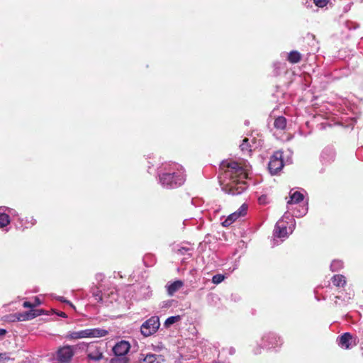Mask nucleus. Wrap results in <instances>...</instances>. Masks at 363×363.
<instances>
[{"instance_id":"nucleus-1","label":"nucleus","mask_w":363,"mask_h":363,"mask_svg":"<svg viewBox=\"0 0 363 363\" xmlns=\"http://www.w3.org/2000/svg\"><path fill=\"white\" fill-rule=\"evenodd\" d=\"M220 168L223 172L220 182L225 193L233 196L240 195L247 189L245 182L248 176L247 166L242 167L234 161H223Z\"/></svg>"},{"instance_id":"nucleus-2","label":"nucleus","mask_w":363,"mask_h":363,"mask_svg":"<svg viewBox=\"0 0 363 363\" xmlns=\"http://www.w3.org/2000/svg\"><path fill=\"white\" fill-rule=\"evenodd\" d=\"M159 183L166 189H174L182 186L186 175L183 167L177 163L165 164L158 173Z\"/></svg>"},{"instance_id":"nucleus-3","label":"nucleus","mask_w":363,"mask_h":363,"mask_svg":"<svg viewBox=\"0 0 363 363\" xmlns=\"http://www.w3.org/2000/svg\"><path fill=\"white\" fill-rule=\"evenodd\" d=\"M288 218H289V216H286L285 214L276 223L274 230V233H273V235L275 238H288L289 235L293 232V230L295 228V223H294L292 224V226L289 227L290 232L288 233L286 221H285V219H288Z\"/></svg>"},{"instance_id":"nucleus-4","label":"nucleus","mask_w":363,"mask_h":363,"mask_svg":"<svg viewBox=\"0 0 363 363\" xmlns=\"http://www.w3.org/2000/svg\"><path fill=\"white\" fill-rule=\"evenodd\" d=\"M282 339L274 333H267L263 335L261 340L260 348H277L282 345Z\"/></svg>"},{"instance_id":"nucleus-5","label":"nucleus","mask_w":363,"mask_h":363,"mask_svg":"<svg viewBox=\"0 0 363 363\" xmlns=\"http://www.w3.org/2000/svg\"><path fill=\"white\" fill-rule=\"evenodd\" d=\"M284 165L283 152L278 150L270 157L268 169L272 174H277L282 169Z\"/></svg>"},{"instance_id":"nucleus-6","label":"nucleus","mask_w":363,"mask_h":363,"mask_svg":"<svg viewBox=\"0 0 363 363\" xmlns=\"http://www.w3.org/2000/svg\"><path fill=\"white\" fill-rule=\"evenodd\" d=\"M160 325L159 317L152 316L142 324L140 327L141 333L145 337H148L156 333Z\"/></svg>"},{"instance_id":"nucleus-7","label":"nucleus","mask_w":363,"mask_h":363,"mask_svg":"<svg viewBox=\"0 0 363 363\" xmlns=\"http://www.w3.org/2000/svg\"><path fill=\"white\" fill-rule=\"evenodd\" d=\"M87 359L90 361L99 362L104 358V349L96 342H91L86 350Z\"/></svg>"},{"instance_id":"nucleus-8","label":"nucleus","mask_w":363,"mask_h":363,"mask_svg":"<svg viewBox=\"0 0 363 363\" xmlns=\"http://www.w3.org/2000/svg\"><path fill=\"white\" fill-rule=\"evenodd\" d=\"M339 347L345 350H350L357 344V337L350 333H345L337 338Z\"/></svg>"},{"instance_id":"nucleus-9","label":"nucleus","mask_w":363,"mask_h":363,"mask_svg":"<svg viewBox=\"0 0 363 363\" xmlns=\"http://www.w3.org/2000/svg\"><path fill=\"white\" fill-rule=\"evenodd\" d=\"M74 346L65 345L57 351L56 359L60 363H67L71 361L74 354Z\"/></svg>"},{"instance_id":"nucleus-10","label":"nucleus","mask_w":363,"mask_h":363,"mask_svg":"<svg viewBox=\"0 0 363 363\" xmlns=\"http://www.w3.org/2000/svg\"><path fill=\"white\" fill-rule=\"evenodd\" d=\"M164 359L161 355L147 353V354H140L137 363H161Z\"/></svg>"},{"instance_id":"nucleus-11","label":"nucleus","mask_w":363,"mask_h":363,"mask_svg":"<svg viewBox=\"0 0 363 363\" xmlns=\"http://www.w3.org/2000/svg\"><path fill=\"white\" fill-rule=\"evenodd\" d=\"M336 153L332 147H325L320 155V161L323 164L332 163L335 159Z\"/></svg>"},{"instance_id":"nucleus-12","label":"nucleus","mask_w":363,"mask_h":363,"mask_svg":"<svg viewBox=\"0 0 363 363\" xmlns=\"http://www.w3.org/2000/svg\"><path fill=\"white\" fill-rule=\"evenodd\" d=\"M354 292L352 290L335 296V304L337 306H345L350 303V300L354 297Z\"/></svg>"},{"instance_id":"nucleus-13","label":"nucleus","mask_w":363,"mask_h":363,"mask_svg":"<svg viewBox=\"0 0 363 363\" xmlns=\"http://www.w3.org/2000/svg\"><path fill=\"white\" fill-rule=\"evenodd\" d=\"M130 345L128 342L121 340L115 345V346L113 347V352L116 356H125V354L130 350Z\"/></svg>"},{"instance_id":"nucleus-14","label":"nucleus","mask_w":363,"mask_h":363,"mask_svg":"<svg viewBox=\"0 0 363 363\" xmlns=\"http://www.w3.org/2000/svg\"><path fill=\"white\" fill-rule=\"evenodd\" d=\"M41 314L40 310H30L22 313H16L18 321H27L35 318Z\"/></svg>"},{"instance_id":"nucleus-15","label":"nucleus","mask_w":363,"mask_h":363,"mask_svg":"<svg viewBox=\"0 0 363 363\" xmlns=\"http://www.w3.org/2000/svg\"><path fill=\"white\" fill-rule=\"evenodd\" d=\"M65 337L67 340H77L82 338H89V329H85L79 331H72L67 333Z\"/></svg>"},{"instance_id":"nucleus-16","label":"nucleus","mask_w":363,"mask_h":363,"mask_svg":"<svg viewBox=\"0 0 363 363\" xmlns=\"http://www.w3.org/2000/svg\"><path fill=\"white\" fill-rule=\"evenodd\" d=\"M184 286V281L181 280H177L172 283H167L165 286L167 294L169 296H173L177 291H178Z\"/></svg>"},{"instance_id":"nucleus-17","label":"nucleus","mask_w":363,"mask_h":363,"mask_svg":"<svg viewBox=\"0 0 363 363\" xmlns=\"http://www.w3.org/2000/svg\"><path fill=\"white\" fill-rule=\"evenodd\" d=\"M3 208H5L6 210H7L9 211V213H10L11 214H13V212L15 211L14 210L9 208L0 207V228H4V227L6 226L7 225H9L10 223V219H9V215L4 212H1V210Z\"/></svg>"},{"instance_id":"nucleus-18","label":"nucleus","mask_w":363,"mask_h":363,"mask_svg":"<svg viewBox=\"0 0 363 363\" xmlns=\"http://www.w3.org/2000/svg\"><path fill=\"white\" fill-rule=\"evenodd\" d=\"M108 331L101 328H89V337H101L108 335Z\"/></svg>"},{"instance_id":"nucleus-19","label":"nucleus","mask_w":363,"mask_h":363,"mask_svg":"<svg viewBox=\"0 0 363 363\" xmlns=\"http://www.w3.org/2000/svg\"><path fill=\"white\" fill-rule=\"evenodd\" d=\"M304 199V196L299 191H290V200L287 202V204L298 203L302 201Z\"/></svg>"},{"instance_id":"nucleus-20","label":"nucleus","mask_w":363,"mask_h":363,"mask_svg":"<svg viewBox=\"0 0 363 363\" xmlns=\"http://www.w3.org/2000/svg\"><path fill=\"white\" fill-rule=\"evenodd\" d=\"M287 60L291 64H296L301 60V55L296 50L291 51L287 54Z\"/></svg>"},{"instance_id":"nucleus-21","label":"nucleus","mask_w":363,"mask_h":363,"mask_svg":"<svg viewBox=\"0 0 363 363\" xmlns=\"http://www.w3.org/2000/svg\"><path fill=\"white\" fill-rule=\"evenodd\" d=\"M331 280H332L333 285H335V286H337V287H340V286L342 287L347 283L345 277L342 274L334 275L332 277Z\"/></svg>"},{"instance_id":"nucleus-22","label":"nucleus","mask_w":363,"mask_h":363,"mask_svg":"<svg viewBox=\"0 0 363 363\" xmlns=\"http://www.w3.org/2000/svg\"><path fill=\"white\" fill-rule=\"evenodd\" d=\"M274 126L277 129L284 130L286 126V119L284 116L277 117L274 121Z\"/></svg>"},{"instance_id":"nucleus-23","label":"nucleus","mask_w":363,"mask_h":363,"mask_svg":"<svg viewBox=\"0 0 363 363\" xmlns=\"http://www.w3.org/2000/svg\"><path fill=\"white\" fill-rule=\"evenodd\" d=\"M239 216L234 212L233 213L230 214L223 222V226H229L234 221H235Z\"/></svg>"},{"instance_id":"nucleus-24","label":"nucleus","mask_w":363,"mask_h":363,"mask_svg":"<svg viewBox=\"0 0 363 363\" xmlns=\"http://www.w3.org/2000/svg\"><path fill=\"white\" fill-rule=\"evenodd\" d=\"M181 318H182L180 315L170 316L166 319V320L164 322V326L168 328L170 325H173L174 323L179 321L181 320Z\"/></svg>"},{"instance_id":"nucleus-25","label":"nucleus","mask_w":363,"mask_h":363,"mask_svg":"<svg viewBox=\"0 0 363 363\" xmlns=\"http://www.w3.org/2000/svg\"><path fill=\"white\" fill-rule=\"evenodd\" d=\"M129 359L126 356H116L111 359L110 363H128Z\"/></svg>"},{"instance_id":"nucleus-26","label":"nucleus","mask_w":363,"mask_h":363,"mask_svg":"<svg viewBox=\"0 0 363 363\" xmlns=\"http://www.w3.org/2000/svg\"><path fill=\"white\" fill-rule=\"evenodd\" d=\"M343 267V262L341 260H333L330 264V269L332 272H336Z\"/></svg>"},{"instance_id":"nucleus-27","label":"nucleus","mask_w":363,"mask_h":363,"mask_svg":"<svg viewBox=\"0 0 363 363\" xmlns=\"http://www.w3.org/2000/svg\"><path fill=\"white\" fill-rule=\"evenodd\" d=\"M308 203H306V205L302 207L301 209L297 210L294 212V216L296 217H302L305 216L308 212Z\"/></svg>"},{"instance_id":"nucleus-28","label":"nucleus","mask_w":363,"mask_h":363,"mask_svg":"<svg viewBox=\"0 0 363 363\" xmlns=\"http://www.w3.org/2000/svg\"><path fill=\"white\" fill-rule=\"evenodd\" d=\"M240 150L243 152H251L250 146L249 145V141H248L247 138H245L242 140V144H240Z\"/></svg>"},{"instance_id":"nucleus-29","label":"nucleus","mask_w":363,"mask_h":363,"mask_svg":"<svg viewBox=\"0 0 363 363\" xmlns=\"http://www.w3.org/2000/svg\"><path fill=\"white\" fill-rule=\"evenodd\" d=\"M247 205L245 203H243L237 211H235V213L238 215V216L241 217L244 216L247 213Z\"/></svg>"},{"instance_id":"nucleus-30","label":"nucleus","mask_w":363,"mask_h":363,"mask_svg":"<svg viewBox=\"0 0 363 363\" xmlns=\"http://www.w3.org/2000/svg\"><path fill=\"white\" fill-rule=\"evenodd\" d=\"M4 321L8 322V323L18 322V319H17L16 313L6 315L4 316Z\"/></svg>"},{"instance_id":"nucleus-31","label":"nucleus","mask_w":363,"mask_h":363,"mask_svg":"<svg viewBox=\"0 0 363 363\" xmlns=\"http://www.w3.org/2000/svg\"><path fill=\"white\" fill-rule=\"evenodd\" d=\"M225 279V276L221 274H217L212 277V282L215 284L221 283Z\"/></svg>"},{"instance_id":"nucleus-32","label":"nucleus","mask_w":363,"mask_h":363,"mask_svg":"<svg viewBox=\"0 0 363 363\" xmlns=\"http://www.w3.org/2000/svg\"><path fill=\"white\" fill-rule=\"evenodd\" d=\"M35 223H36V220L34 219L33 217L27 218L26 219L25 228H28L29 227L34 225Z\"/></svg>"},{"instance_id":"nucleus-33","label":"nucleus","mask_w":363,"mask_h":363,"mask_svg":"<svg viewBox=\"0 0 363 363\" xmlns=\"http://www.w3.org/2000/svg\"><path fill=\"white\" fill-rule=\"evenodd\" d=\"M313 1L317 6L323 8L327 5L329 0H313Z\"/></svg>"},{"instance_id":"nucleus-34","label":"nucleus","mask_w":363,"mask_h":363,"mask_svg":"<svg viewBox=\"0 0 363 363\" xmlns=\"http://www.w3.org/2000/svg\"><path fill=\"white\" fill-rule=\"evenodd\" d=\"M89 345H90V343L87 344L84 342H80L78 345H77L75 347H78L79 350L86 351V350H87V347Z\"/></svg>"},{"instance_id":"nucleus-35","label":"nucleus","mask_w":363,"mask_h":363,"mask_svg":"<svg viewBox=\"0 0 363 363\" xmlns=\"http://www.w3.org/2000/svg\"><path fill=\"white\" fill-rule=\"evenodd\" d=\"M258 201L260 204H266L267 203V196L266 195H262L259 197Z\"/></svg>"},{"instance_id":"nucleus-36","label":"nucleus","mask_w":363,"mask_h":363,"mask_svg":"<svg viewBox=\"0 0 363 363\" xmlns=\"http://www.w3.org/2000/svg\"><path fill=\"white\" fill-rule=\"evenodd\" d=\"M190 250L189 248H186V247H180L178 251L180 254L182 255H186V254H188L189 255H190V253H188V252Z\"/></svg>"},{"instance_id":"nucleus-37","label":"nucleus","mask_w":363,"mask_h":363,"mask_svg":"<svg viewBox=\"0 0 363 363\" xmlns=\"http://www.w3.org/2000/svg\"><path fill=\"white\" fill-rule=\"evenodd\" d=\"M23 306L24 308H31V310H33V308L35 307V305L29 301H25L23 303Z\"/></svg>"},{"instance_id":"nucleus-38","label":"nucleus","mask_w":363,"mask_h":363,"mask_svg":"<svg viewBox=\"0 0 363 363\" xmlns=\"http://www.w3.org/2000/svg\"><path fill=\"white\" fill-rule=\"evenodd\" d=\"M231 298V300L236 302V301H239L240 300V296L238 294H233L230 296Z\"/></svg>"},{"instance_id":"nucleus-39","label":"nucleus","mask_w":363,"mask_h":363,"mask_svg":"<svg viewBox=\"0 0 363 363\" xmlns=\"http://www.w3.org/2000/svg\"><path fill=\"white\" fill-rule=\"evenodd\" d=\"M60 301L62 302H65V303H67V304H69L72 308H74V305L69 301H67L65 300L63 297H60L58 298Z\"/></svg>"},{"instance_id":"nucleus-40","label":"nucleus","mask_w":363,"mask_h":363,"mask_svg":"<svg viewBox=\"0 0 363 363\" xmlns=\"http://www.w3.org/2000/svg\"><path fill=\"white\" fill-rule=\"evenodd\" d=\"M6 353H0V362L8 359Z\"/></svg>"},{"instance_id":"nucleus-41","label":"nucleus","mask_w":363,"mask_h":363,"mask_svg":"<svg viewBox=\"0 0 363 363\" xmlns=\"http://www.w3.org/2000/svg\"><path fill=\"white\" fill-rule=\"evenodd\" d=\"M40 303H41V301H40V299L38 297H35V303H33L35 305V307L40 305Z\"/></svg>"},{"instance_id":"nucleus-42","label":"nucleus","mask_w":363,"mask_h":363,"mask_svg":"<svg viewBox=\"0 0 363 363\" xmlns=\"http://www.w3.org/2000/svg\"><path fill=\"white\" fill-rule=\"evenodd\" d=\"M6 333V330L5 329H0V336L4 335Z\"/></svg>"},{"instance_id":"nucleus-43","label":"nucleus","mask_w":363,"mask_h":363,"mask_svg":"<svg viewBox=\"0 0 363 363\" xmlns=\"http://www.w3.org/2000/svg\"><path fill=\"white\" fill-rule=\"evenodd\" d=\"M235 350L233 347H230V349H229V354H235Z\"/></svg>"},{"instance_id":"nucleus-44","label":"nucleus","mask_w":363,"mask_h":363,"mask_svg":"<svg viewBox=\"0 0 363 363\" xmlns=\"http://www.w3.org/2000/svg\"><path fill=\"white\" fill-rule=\"evenodd\" d=\"M58 315L60 316V317H62V318H66L67 317V315L64 312H60L58 313Z\"/></svg>"},{"instance_id":"nucleus-45","label":"nucleus","mask_w":363,"mask_h":363,"mask_svg":"<svg viewBox=\"0 0 363 363\" xmlns=\"http://www.w3.org/2000/svg\"><path fill=\"white\" fill-rule=\"evenodd\" d=\"M255 353H257H257H260V348H258V349H257V351H256V352H255Z\"/></svg>"},{"instance_id":"nucleus-46","label":"nucleus","mask_w":363,"mask_h":363,"mask_svg":"<svg viewBox=\"0 0 363 363\" xmlns=\"http://www.w3.org/2000/svg\"><path fill=\"white\" fill-rule=\"evenodd\" d=\"M213 363H218V362H213Z\"/></svg>"}]
</instances>
